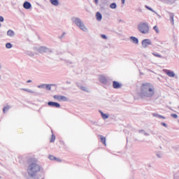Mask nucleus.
I'll use <instances>...</instances> for the list:
<instances>
[{
  "instance_id": "27",
  "label": "nucleus",
  "mask_w": 179,
  "mask_h": 179,
  "mask_svg": "<svg viewBox=\"0 0 179 179\" xmlns=\"http://www.w3.org/2000/svg\"><path fill=\"white\" fill-rule=\"evenodd\" d=\"M146 9H148V10H150L151 12H153V13H155V15H157V13L156 11H155L152 8L145 6Z\"/></svg>"
},
{
  "instance_id": "34",
  "label": "nucleus",
  "mask_w": 179,
  "mask_h": 179,
  "mask_svg": "<svg viewBox=\"0 0 179 179\" xmlns=\"http://www.w3.org/2000/svg\"><path fill=\"white\" fill-rule=\"evenodd\" d=\"M157 45H158L159 47H162V45H163V42L158 41L157 42Z\"/></svg>"
},
{
  "instance_id": "46",
  "label": "nucleus",
  "mask_w": 179,
  "mask_h": 179,
  "mask_svg": "<svg viewBox=\"0 0 179 179\" xmlns=\"http://www.w3.org/2000/svg\"><path fill=\"white\" fill-rule=\"evenodd\" d=\"M0 69H2V64L0 63Z\"/></svg>"
},
{
  "instance_id": "39",
  "label": "nucleus",
  "mask_w": 179,
  "mask_h": 179,
  "mask_svg": "<svg viewBox=\"0 0 179 179\" xmlns=\"http://www.w3.org/2000/svg\"><path fill=\"white\" fill-rule=\"evenodd\" d=\"M117 22H118V23H124V20H122L120 18L117 19Z\"/></svg>"
},
{
  "instance_id": "6",
  "label": "nucleus",
  "mask_w": 179,
  "mask_h": 179,
  "mask_svg": "<svg viewBox=\"0 0 179 179\" xmlns=\"http://www.w3.org/2000/svg\"><path fill=\"white\" fill-rule=\"evenodd\" d=\"M99 82L102 83L103 85H111V80H110V78L106 77L105 76H99Z\"/></svg>"
},
{
  "instance_id": "1",
  "label": "nucleus",
  "mask_w": 179,
  "mask_h": 179,
  "mask_svg": "<svg viewBox=\"0 0 179 179\" xmlns=\"http://www.w3.org/2000/svg\"><path fill=\"white\" fill-rule=\"evenodd\" d=\"M156 91H155V86L153 84L149 83H145L142 84L138 96L141 99H152L155 96Z\"/></svg>"
},
{
  "instance_id": "30",
  "label": "nucleus",
  "mask_w": 179,
  "mask_h": 179,
  "mask_svg": "<svg viewBox=\"0 0 179 179\" xmlns=\"http://www.w3.org/2000/svg\"><path fill=\"white\" fill-rule=\"evenodd\" d=\"M152 55H154V57H157L158 58H162V55L159 53L152 52Z\"/></svg>"
},
{
  "instance_id": "32",
  "label": "nucleus",
  "mask_w": 179,
  "mask_h": 179,
  "mask_svg": "<svg viewBox=\"0 0 179 179\" xmlns=\"http://www.w3.org/2000/svg\"><path fill=\"white\" fill-rule=\"evenodd\" d=\"M153 30H155L156 31V33H157V34L159 33V28L156 25L155 27H153Z\"/></svg>"
},
{
  "instance_id": "45",
  "label": "nucleus",
  "mask_w": 179,
  "mask_h": 179,
  "mask_svg": "<svg viewBox=\"0 0 179 179\" xmlns=\"http://www.w3.org/2000/svg\"><path fill=\"white\" fill-rule=\"evenodd\" d=\"M122 3H125V0H122Z\"/></svg>"
},
{
  "instance_id": "41",
  "label": "nucleus",
  "mask_w": 179,
  "mask_h": 179,
  "mask_svg": "<svg viewBox=\"0 0 179 179\" xmlns=\"http://www.w3.org/2000/svg\"><path fill=\"white\" fill-rule=\"evenodd\" d=\"M95 5H99V0H94Z\"/></svg>"
},
{
  "instance_id": "21",
  "label": "nucleus",
  "mask_w": 179,
  "mask_h": 179,
  "mask_svg": "<svg viewBox=\"0 0 179 179\" xmlns=\"http://www.w3.org/2000/svg\"><path fill=\"white\" fill-rule=\"evenodd\" d=\"M99 138L101 139V143H103L105 146H107V143H106V137L103 136L102 135H100Z\"/></svg>"
},
{
  "instance_id": "42",
  "label": "nucleus",
  "mask_w": 179,
  "mask_h": 179,
  "mask_svg": "<svg viewBox=\"0 0 179 179\" xmlns=\"http://www.w3.org/2000/svg\"><path fill=\"white\" fill-rule=\"evenodd\" d=\"M145 136H149V134L146 133L145 131H144L143 133Z\"/></svg>"
},
{
  "instance_id": "47",
  "label": "nucleus",
  "mask_w": 179,
  "mask_h": 179,
  "mask_svg": "<svg viewBox=\"0 0 179 179\" xmlns=\"http://www.w3.org/2000/svg\"><path fill=\"white\" fill-rule=\"evenodd\" d=\"M55 160H57V162H60V161H61V160H59V159H58V158H56Z\"/></svg>"
},
{
  "instance_id": "14",
  "label": "nucleus",
  "mask_w": 179,
  "mask_h": 179,
  "mask_svg": "<svg viewBox=\"0 0 179 179\" xmlns=\"http://www.w3.org/2000/svg\"><path fill=\"white\" fill-rule=\"evenodd\" d=\"M165 73L167 75V76H169V78H174V76H176V73L170 70H166Z\"/></svg>"
},
{
  "instance_id": "48",
  "label": "nucleus",
  "mask_w": 179,
  "mask_h": 179,
  "mask_svg": "<svg viewBox=\"0 0 179 179\" xmlns=\"http://www.w3.org/2000/svg\"><path fill=\"white\" fill-rule=\"evenodd\" d=\"M67 83L69 85V84H71V82H67Z\"/></svg>"
},
{
  "instance_id": "12",
  "label": "nucleus",
  "mask_w": 179,
  "mask_h": 179,
  "mask_svg": "<svg viewBox=\"0 0 179 179\" xmlns=\"http://www.w3.org/2000/svg\"><path fill=\"white\" fill-rule=\"evenodd\" d=\"M129 38H130L131 43H133V44H136V45L139 44V40L138 39V38H136L135 36H130Z\"/></svg>"
},
{
  "instance_id": "10",
  "label": "nucleus",
  "mask_w": 179,
  "mask_h": 179,
  "mask_svg": "<svg viewBox=\"0 0 179 179\" xmlns=\"http://www.w3.org/2000/svg\"><path fill=\"white\" fill-rule=\"evenodd\" d=\"M48 106L50 107H55V108H59L61 107V104L58 103V102L49 101L48 103Z\"/></svg>"
},
{
  "instance_id": "7",
  "label": "nucleus",
  "mask_w": 179,
  "mask_h": 179,
  "mask_svg": "<svg viewBox=\"0 0 179 179\" xmlns=\"http://www.w3.org/2000/svg\"><path fill=\"white\" fill-rule=\"evenodd\" d=\"M53 99L58 100L59 101H68V97L62 95H55Z\"/></svg>"
},
{
  "instance_id": "43",
  "label": "nucleus",
  "mask_w": 179,
  "mask_h": 179,
  "mask_svg": "<svg viewBox=\"0 0 179 179\" xmlns=\"http://www.w3.org/2000/svg\"><path fill=\"white\" fill-rule=\"evenodd\" d=\"M138 132L140 134H143L145 132V130H139Z\"/></svg>"
},
{
  "instance_id": "51",
  "label": "nucleus",
  "mask_w": 179,
  "mask_h": 179,
  "mask_svg": "<svg viewBox=\"0 0 179 179\" xmlns=\"http://www.w3.org/2000/svg\"><path fill=\"white\" fill-rule=\"evenodd\" d=\"M0 27H1V24H0Z\"/></svg>"
},
{
  "instance_id": "37",
  "label": "nucleus",
  "mask_w": 179,
  "mask_h": 179,
  "mask_svg": "<svg viewBox=\"0 0 179 179\" xmlns=\"http://www.w3.org/2000/svg\"><path fill=\"white\" fill-rule=\"evenodd\" d=\"M174 179H179V174L178 173H176L174 175Z\"/></svg>"
},
{
  "instance_id": "3",
  "label": "nucleus",
  "mask_w": 179,
  "mask_h": 179,
  "mask_svg": "<svg viewBox=\"0 0 179 179\" xmlns=\"http://www.w3.org/2000/svg\"><path fill=\"white\" fill-rule=\"evenodd\" d=\"M71 20L73 23H74L76 26H77V27L80 29V30H82V31H84L85 33H87L89 31V29H87V27H86V26L83 23V21H82L80 18L78 17H73L71 18Z\"/></svg>"
},
{
  "instance_id": "25",
  "label": "nucleus",
  "mask_w": 179,
  "mask_h": 179,
  "mask_svg": "<svg viewBox=\"0 0 179 179\" xmlns=\"http://www.w3.org/2000/svg\"><path fill=\"white\" fill-rule=\"evenodd\" d=\"M162 2H165L166 3H174L176 2V0H161Z\"/></svg>"
},
{
  "instance_id": "44",
  "label": "nucleus",
  "mask_w": 179,
  "mask_h": 179,
  "mask_svg": "<svg viewBox=\"0 0 179 179\" xmlns=\"http://www.w3.org/2000/svg\"><path fill=\"white\" fill-rule=\"evenodd\" d=\"M31 80H28L27 81V83H31Z\"/></svg>"
},
{
  "instance_id": "15",
  "label": "nucleus",
  "mask_w": 179,
  "mask_h": 179,
  "mask_svg": "<svg viewBox=\"0 0 179 179\" xmlns=\"http://www.w3.org/2000/svg\"><path fill=\"white\" fill-rule=\"evenodd\" d=\"M23 8L24 9H30L31 8V3H30L29 1H25L23 3Z\"/></svg>"
},
{
  "instance_id": "2",
  "label": "nucleus",
  "mask_w": 179,
  "mask_h": 179,
  "mask_svg": "<svg viewBox=\"0 0 179 179\" xmlns=\"http://www.w3.org/2000/svg\"><path fill=\"white\" fill-rule=\"evenodd\" d=\"M41 166L37 164V159L31 157L29 159V164L27 167L28 176L31 178H34L37 176V173H40Z\"/></svg>"
},
{
  "instance_id": "28",
  "label": "nucleus",
  "mask_w": 179,
  "mask_h": 179,
  "mask_svg": "<svg viewBox=\"0 0 179 179\" xmlns=\"http://www.w3.org/2000/svg\"><path fill=\"white\" fill-rule=\"evenodd\" d=\"M12 47H13V45H12V43H7L6 44V48L8 49H10V48H12Z\"/></svg>"
},
{
  "instance_id": "19",
  "label": "nucleus",
  "mask_w": 179,
  "mask_h": 179,
  "mask_svg": "<svg viewBox=\"0 0 179 179\" xmlns=\"http://www.w3.org/2000/svg\"><path fill=\"white\" fill-rule=\"evenodd\" d=\"M96 20H98V22H100L101 19H103V15H101V13L97 12L96 13Z\"/></svg>"
},
{
  "instance_id": "4",
  "label": "nucleus",
  "mask_w": 179,
  "mask_h": 179,
  "mask_svg": "<svg viewBox=\"0 0 179 179\" xmlns=\"http://www.w3.org/2000/svg\"><path fill=\"white\" fill-rule=\"evenodd\" d=\"M138 29L142 34H149V31H150L148 22H140L138 25Z\"/></svg>"
},
{
  "instance_id": "8",
  "label": "nucleus",
  "mask_w": 179,
  "mask_h": 179,
  "mask_svg": "<svg viewBox=\"0 0 179 179\" xmlns=\"http://www.w3.org/2000/svg\"><path fill=\"white\" fill-rule=\"evenodd\" d=\"M52 87V85L51 84H41L38 85V89H45V90H51V87Z\"/></svg>"
},
{
  "instance_id": "36",
  "label": "nucleus",
  "mask_w": 179,
  "mask_h": 179,
  "mask_svg": "<svg viewBox=\"0 0 179 179\" xmlns=\"http://www.w3.org/2000/svg\"><path fill=\"white\" fill-rule=\"evenodd\" d=\"M101 38H103V40H107V36H106L105 34H101Z\"/></svg>"
},
{
  "instance_id": "49",
  "label": "nucleus",
  "mask_w": 179,
  "mask_h": 179,
  "mask_svg": "<svg viewBox=\"0 0 179 179\" xmlns=\"http://www.w3.org/2000/svg\"><path fill=\"white\" fill-rule=\"evenodd\" d=\"M64 34H63L62 37H64Z\"/></svg>"
},
{
  "instance_id": "16",
  "label": "nucleus",
  "mask_w": 179,
  "mask_h": 179,
  "mask_svg": "<svg viewBox=\"0 0 179 179\" xmlns=\"http://www.w3.org/2000/svg\"><path fill=\"white\" fill-rule=\"evenodd\" d=\"M152 117L155 118H162V120H166V117L159 115V113H152Z\"/></svg>"
},
{
  "instance_id": "29",
  "label": "nucleus",
  "mask_w": 179,
  "mask_h": 179,
  "mask_svg": "<svg viewBox=\"0 0 179 179\" xmlns=\"http://www.w3.org/2000/svg\"><path fill=\"white\" fill-rule=\"evenodd\" d=\"M156 155L157 157H159V159H162V157H163V154L162 152H157Z\"/></svg>"
},
{
  "instance_id": "18",
  "label": "nucleus",
  "mask_w": 179,
  "mask_h": 179,
  "mask_svg": "<svg viewBox=\"0 0 179 179\" xmlns=\"http://www.w3.org/2000/svg\"><path fill=\"white\" fill-rule=\"evenodd\" d=\"M7 36H8V37H15V31H13V30L9 29L7 31Z\"/></svg>"
},
{
  "instance_id": "9",
  "label": "nucleus",
  "mask_w": 179,
  "mask_h": 179,
  "mask_svg": "<svg viewBox=\"0 0 179 179\" xmlns=\"http://www.w3.org/2000/svg\"><path fill=\"white\" fill-rule=\"evenodd\" d=\"M148 45H152V41L150 39H144L142 41V46L143 48H148Z\"/></svg>"
},
{
  "instance_id": "22",
  "label": "nucleus",
  "mask_w": 179,
  "mask_h": 179,
  "mask_svg": "<svg viewBox=\"0 0 179 179\" xmlns=\"http://www.w3.org/2000/svg\"><path fill=\"white\" fill-rule=\"evenodd\" d=\"M103 120H107V118H108L109 115L107 114H105L104 113H103L102 111H99Z\"/></svg>"
},
{
  "instance_id": "20",
  "label": "nucleus",
  "mask_w": 179,
  "mask_h": 179,
  "mask_svg": "<svg viewBox=\"0 0 179 179\" xmlns=\"http://www.w3.org/2000/svg\"><path fill=\"white\" fill-rule=\"evenodd\" d=\"M50 3H52V5H53L54 6H58V5H59V1L58 0H50Z\"/></svg>"
},
{
  "instance_id": "38",
  "label": "nucleus",
  "mask_w": 179,
  "mask_h": 179,
  "mask_svg": "<svg viewBox=\"0 0 179 179\" xmlns=\"http://www.w3.org/2000/svg\"><path fill=\"white\" fill-rule=\"evenodd\" d=\"M161 125H162V127H165V128H167V124L164 123V122H162Z\"/></svg>"
},
{
  "instance_id": "24",
  "label": "nucleus",
  "mask_w": 179,
  "mask_h": 179,
  "mask_svg": "<svg viewBox=\"0 0 179 179\" xmlns=\"http://www.w3.org/2000/svg\"><path fill=\"white\" fill-rule=\"evenodd\" d=\"M9 110H10V106L7 105L3 108V113H6V111H9Z\"/></svg>"
},
{
  "instance_id": "26",
  "label": "nucleus",
  "mask_w": 179,
  "mask_h": 179,
  "mask_svg": "<svg viewBox=\"0 0 179 179\" xmlns=\"http://www.w3.org/2000/svg\"><path fill=\"white\" fill-rule=\"evenodd\" d=\"M109 8H110V9H117V3H112L110 4Z\"/></svg>"
},
{
  "instance_id": "5",
  "label": "nucleus",
  "mask_w": 179,
  "mask_h": 179,
  "mask_svg": "<svg viewBox=\"0 0 179 179\" xmlns=\"http://www.w3.org/2000/svg\"><path fill=\"white\" fill-rule=\"evenodd\" d=\"M36 50L37 52H40V54H44V52L52 53V50L45 46L36 48Z\"/></svg>"
},
{
  "instance_id": "13",
  "label": "nucleus",
  "mask_w": 179,
  "mask_h": 179,
  "mask_svg": "<svg viewBox=\"0 0 179 179\" xmlns=\"http://www.w3.org/2000/svg\"><path fill=\"white\" fill-rule=\"evenodd\" d=\"M78 89L80 90H83V92H86L87 93H90V90L87 88V87L82 86V85H78Z\"/></svg>"
},
{
  "instance_id": "31",
  "label": "nucleus",
  "mask_w": 179,
  "mask_h": 179,
  "mask_svg": "<svg viewBox=\"0 0 179 179\" xmlns=\"http://www.w3.org/2000/svg\"><path fill=\"white\" fill-rule=\"evenodd\" d=\"M48 159H50V160H56L57 157L53 155H49Z\"/></svg>"
},
{
  "instance_id": "33",
  "label": "nucleus",
  "mask_w": 179,
  "mask_h": 179,
  "mask_svg": "<svg viewBox=\"0 0 179 179\" xmlns=\"http://www.w3.org/2000/svg\"><path fill=\"white\" fill-rule=\"evenodd\" d=\"M171 117H173V118H175V119L178 118V115L177 114H176V113H172L171 115Z\"/></svg>"
},
{
  "instance_id": "23",
  "label": "nucleus",
  "mask_w": 179,
  "mask_h": 179,
  "mask_svg": "<svg viewBox=\"0 0 179 179\" xmlns=\"http://www.w3.org/2000/svg\"><path fill=\"white\" fill-rule=\"evenodd\" d=\"M169 17H170V20H171V22L172 23V24H174V14L169 13Z\"/></svg>"
},
{
  "instance_id": "17",
  "label": "nucleus",
  "mask_w": 179,
  "mask_h": 179,
  "mask_svg": "<svg viewBox=\"0 0 179 179\" xmlns=\"http://www.w3.org/2000/svg\"><path fill=\"white\" fill-rule=\"evenodd\" d=\"M21 90H23L24 92H27V93H31L32 94H38V93H36L34 92V91L30 89L22 88Z\"/></svg>"
},
{
  "instance_id": "50",
  "label": "nucleus",
  "mask_w": 179,
  "mask_h": 179,
  "mask_svg": "<svg viewBox=\"0 0 179 179\" xmlns=\"http://www.w3.org/2000/svg\"><path fill=\"white\" fill-rule=\"evenodd\" d=\"M0 178H2V177L0 176Z\"/></svg>"
},
{
  "instance_id": "40",
  "label": "nucleus",
  "mask_w": 179,
  "mask_h": 179,
  "mask_svg": "<svg viewBox=\"0 0 179 179\" xmlns=\"http://www.w3.org/2000/svg\"><path fill=\"white\" fill-rule=\"evenodd\" d=\"M5 20V19L3 18V17L0 15V22H3Z\"/></svg>"
},
{
  "instance_id": "11",
  "label": "nucleus",
  "mask_w": 179,
  "mask_h": 179,
  "mask_svg": "<svg viewBox=\"0 0 179 179\" xmlns=\"http://www.w3.org/2000/svg\"><path fill=\"white\" fill-rule=\"evenodd\" d=\"M113 89H121V87H122V85L117 81H113Z\"/></svg>"
},
{
  "instance_id": "35",
  "label": "nucleus",
  "mask_w": 179,
  "mask_h": 179,
  "mask_svg": "<svg viewBox=\"0 0 179 179\" xmlns=\"http://www.w3.org/2000/svg\"><path fill=\"white\" fill-rule=\"evenodd\" d=\"M55 141V136L54 134L52 135L50 142H54Z\"/></svg>"
}]
</instances>
